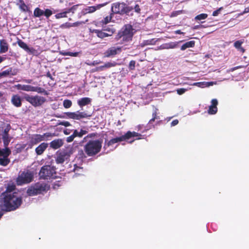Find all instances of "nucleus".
Instances as JSON below:
<instances>
[{"instance_id": "8fccbe9b", "label": "nucleus", "mask_w": 249, "mask_h": 249, "mask_svg": "<svg viewBox=\"0 0 249 249\" xmlns=\"http://www.w3.org/2000/svg\"><path fill=\"white\" fill-rule=\"evenodd\" d=\"M186 91H187V89L184 88L178 89L177 90V93L179 95L183 94Z\"/></svg>"}, {"instance_id": "052dcab7", "label": "nucleus", "mask_w": 249, "mask_h": 249, "mask_svg": "<svg viewBox=\"0 0 249 249\" xmlns=\"http://www.w3.org/2000/svg\"><path fill=\"white\" fill-rule=\"evenodd\" d=\"M59 124L64 126H69L71 125V124L68 121H62L59 123Z\"/></svg>"}, {"instance_id": "c756f323", "label": "nucleus", "mask_w": 249, "mask_h": 249, "mask_svg": "<svg viewBox=\"0 0 249 249\" xmlns=\"http://www.w3.org/2000/svg\"><path fill=\"white\" fill-rule=\"evenodd\" d=\"M100 6L98 5L88 6L84 9V12L86 14L91 13L94 12L97 9L100 8Z\"/></svg>"}, {"instance_id": "de8ad7c7", "label": "nucleus", "mask_w": 249, "mask_h": 249, "mask_svg": "<svg viewBox=\"0 0 249 249\" xmlns=\"http://www.w3.org/2000/svg\"><path fill=\"white\" fill-rule=\"evenodd\" d=\"M78 54H79L78 52L72 53V52H68L66 53L65 55H69V56H71L76 57V56H78Z\"/></svg>"}, {"instance_id": "2eb2a0df", "label": "nucleus", "mask_w": 249, "mask_h": 249, "mask_svg": "<svg viewBox=\"0 0 249 249\" xmlns=\"http://www.w3.org/2000/svg\"><path fill=\"white\" fill-rule=\"evenodd\" d=\"M212 105L209 107L208 110V112L209 114L213 115L217 112V106L218 105V101L216 99H213L211 101Z\"/></svg>"}, {"instance_id": "774afa93", "label": "nucleus", "mask_w": 249, "mask_h": 249, "mask_svg": "<svg viewBox=\"0 0 249 249\" xmlns=\"http://www.w3.org/2000/svg\"><path fill=\"white\" fill-rule=\"evenodd\" d=\"M71 130L69 129H65L64 130L63 132L65 135H69L71 133Z\"/></svg>"}, {"instance_id": "39448f33", "label": "nucleus", "mask_w": 249, "mask_h": 249, "mask_svg": "<svg viewBox=\"0 0 249 249\" xmlns=\"http://www.w3.org/2000/svg\"><path fill=\"white\" fill-rule=\"evenodd\" d=\"M111 9L113 14L122 16L129 15V13L133 10V7L124 2H116L112 4Z\"/></svg>"}, {"instance_id": "aec40b11", "label": "nucleus", "mask_w": 249, "mask_h": 249, "mask_svg": "<svg viewBox=\"0 0 249 249\" xmlns=\"http://www.w3.org/2000/svg\"><path fill=\"white\" fill-rule=\"evenodd\" d=\"M11 101L12 104L17 107H20L22 105L21 98L18 94L13 95Z\"/></svg>"}, {"instance_id": "69168bd1", "label": "nucleus", "mask_w": 249, "mask_h": 249, "mask_svg": "<svg viewBox=\"0 0 249 249\" xmlns=\"http://www.w3.org/2000/svg\"><path fill=\"white\" fill-rule=\"evenodd\" d=\"M38 137H39L40 142L43 141H47V139L45 138V136H44V134L43 135L38 134Z\"/></svg>"}, {"instance_id": "0e129e2a", "label": "nucleus", "mask_w": 249, "mask_h": 249, "mask_svg": "<svg viewBox=\"0 0 249 249\" xmlns=\"http://www.w3.org/2000/svg\"><path fill=\"white\" fill-rule=\"evenodd\" d=\"M206 26H205L203 25H196L193 27V30H197L201 28H205Z\"/></svg>"}, {"instance_id": "c9c22d12", "label": "nucleus", "mask_w": 249, "mask_h": 249, "mask_svg": "<svg viewBox=\"0 0 249 249\" xmlns=\"http://www.w3.org/2000/svg\"><path fill=\"white\" fill-rule=\"evenodd\" d=\"M11 125L10 124H7L6 127L4 129V130L2 132V137H9V132L11 129Z\"/></svg>"}, {"instance_id": "6ab92c4d", "label": "nucleus", "mask_w": 249, "mask_h": 249, "mask_svg": "<svg viewBox=\"0 0 249 249\" xmlns=\"http://www.w3.org/2000/svg\"><path fill=\"white\" fill-rule=\"evenodd\" d=\"M64 144L63 141L60 139H55L50 143V147L53 149H57Z\"/></svg>"}, {"instance_id": "9b49d317", "label": "nucleus", "mask_w": 249, "mask_h": 249, "mask_svg": "<svg viewBox=\"0 0 249 249\" xmlns=\"http://www.w3.org/2000/svg\"><path fill=\"white\" fill-rule=\"evenodd\" d=\"M52 14V11L49 9H46L45 11H43L39 8L36 7L34 11V16L36 18H39L44 15L46 18H49Z\"/></svg>"}, {"instance_id": "7c9ffc66", "label": "nucleus", "mask_w": 249, "mask_h": 249, "mask_svg": "<svg viewBox=\"0 0 249 249\" xmlns=\"http://www.w3.org/2000/svg\"><path fill=\"white\" fill-rule=\"evenodd\" d=\"M17 44L21 48L23 49L26 52H27L28 50H29V47L27 44L22 40L18 39L17 41Z\"/></svg>"}, {"instance_id": "680f3d73", "label": "nucleus", "mask_w": 249, "mask_h": 249, "mask_svg": "<svg viewBox=\"0 0 249 249\" xmlns=\"http://www.w3.org/2000/svg\"><path fill=\"white\" fill-rule=\"evenodd\" d=\"M103 71V67H102V66L96 67L95 69L92 70L93 72L99 71Z\"/></svg>"}, {"instance_id": "72a5a7b5", "label": "nucleus", "mask_w": 249, "mask_h": 249, "mask_svg": "<svg viewBox=\"0 0 249 249\" xmlns=\"http://www.w3.org/2000/svg\"><path fill=\"white\" fill-rule=\"evenodd\" d=\"M84 152L85 151H84L82 149L78 150L77 157L81 160L86 159L87 158V156L86 155V153Z\"/></svg>"}, {"instance_id": "e2e57ef3", "label": "nucleus", "mask_w": 249, "mask_h": 249, "mask_svg": "<svg viewBox=\"0 0 249 249\" xmlns=\"http://www.w3.org/2000/svg\"><path fill=\"white\" fill-rule=\"evenodd\" d=\"M70 25H71V23L67 22V23H65L64 24H62L60 26V27H61V28H70V27H72L71 26H70Z\"/></svg>"}, {"instance_id": "5fc2aeb1", "label": "nucleus", "mask_w": 249, "mask_h": 249, "mask_svg": "<svg viewBox=\"0 0 249 249\" xmlns=\"http://www.w3.org/2000/svg\"><path fill=\"white\" fill-rule=\"evenodd\" d=\"M111 19V17L107 16L104 18V19L103 21V23L106 24L109 23Z\"/></svg>"}, {"instance_id": "49530a36", "label": "nucleus", "mask_w": 249, "mask_h": 249, "mask_svg": "<svg viewBox=\"0 0 249 249\" xmlns=\"http://www.w3.org/2000/svg\"><path fill=\"white\" fill-rule=\"evenodd\" d=\"M182 13V10H178V11H173L171 14V17H176L178 15H179V14H181Z\"/></svg>"}, {"instance_id": "cd10ccee", "label": "nucleus", "mask_w": 249, "mask_h": 249, "mask_svg": "<svg viewBox=\"0 0 249 249\" xmlns=\"http://www.w3.org/2000/svg\"><path fill=\"white\" fill-rule=\"evenodd\" d=\"M195 45V41L194 40H191L186 42L183 44L180 48V50L182 51H184L186 50L187 48H193Z\"/></svg>"}, {"instance_id": "412c9836", "label": "nucleus", "mask_w": 249, "mask_h": 249, "mask_svg": "<svg viewBox=\"0 0 249 249\" xmlns=\"http://www.w3.org/2000/svg\"><path fill=\"white\" fill-rule=\"evenodd\" d=\"M48 147V144L45 142L40 143L35 149L37 155H41Z\"/></svg>"}, {"instance_id": "f03ea898", "label": "nucleus", "mask_w": 249, "mask_h": 249, "mask_svg": "<svg viewBox=\"0 0 249 249\" xmlns=\"http://www.w3.org/2000/svg\"><path fill=\"white\" fill-rule=\"evenodd\" d=\"M135 32L132 25L125 24L115 36V40L119 44L127 45L132 41Z\"/></svg>"}, {"instance_id": "2f4dec72", "label": "nucleus", "mask_w": 249, "mask_h": 249, "mask_svg": "<svg viewBox=\"0 0 249 249\" xmlns=\"http://www.w3.org/2000/svg\"><path fill=\"white\" fill-rule=\"evenodd\" d=\"M10 162V160L7 157H0V165L6 166Z\"/></svg>"}, {"instance_id": "338daca9", "label": "nucleus", "mask_w": 249, "mask_h": 249, "mask_svg": "<svg viewBox=\"0 0 249 249\" xmlns=\"http://www.w3.org/2000/svg\"><path fill=\"white\" fill-rule=\"evenodd\" d=\"M178 124V120L177 119H175L171 122V124L172 126H174L177 125Z\"/></svg>"}, {"instance_id": "09e8293b", "label": "nucleus", "mask_w": 249, "mask_h": 249, "mask_svg": "<svg viewBox=\"0 0 249 249\" xmlns=\"http://www.w3.org/2000/svg\"><path fill=\"white\" fill-rule=\"evenodd\" d=\"M194 85L197 86L200 88H203L205 87V82H197L194 84Z\"/></svg>"}, {"instance_id": "f704fd0d", "label": "nucleus", "mask_w": 249, "mask_h": 249, "mask_svg": "<svg viewBox=\"0 0 249 249\" xmlns=\"http://www.w3.org/2000/svg\"><path fill=\"white\" fill-rule=\"evenodd\" d=\"M208 17V14L205 13H202L199 14L195 17V19L196 21L201 20L205 19Z\"/></svg>"}, {"instance_id": "ea45409f", "label": "nucleus", "mask_w": 249, "mask_h": 249, "mask_svg": "<svg viewBox=\"0 0 249 249\" xmlns=\"http://www.w3.org/2000/svg\"><path fill=\"white\" fill-rule=\"evenodd\" d=\"M136 61L135 60H131L128 65V69L130 71H133L135 69Z\"/></svg>"}, {"instance_id": "4c0bfd02", "label": "nucleus", "mask_w": 249, "mask_h": 249, "mask_svg": "<svg viewBox=\"0 0 249 249\" xmlns=\"http://www.w3.org/2000/svg\"><path fill=\"white\" fill-rule=\"evenodd\" d=\"M4 147H8L11 138L9 137H2Z\"/></svg>"}, {"instance_id": "13d9d810", "label": "nucleus", "mask_w": 249, "mask_h": 249, "mask_svg": "<svg viewBox=\"0 0 249 249\" xmlns=\"http://www.w3.org/2000/svg\"><path fill=\"white\" fill-rule=\"evenodd\" d=\"M20 1L22 2V4L20 6V8L23 11H26L27 10V5L25 4V3L24 2V1L22 0H20Z\"/></svg>"}, {"instance_id": "5701e85b", "label": "nucleus", "mask_w": 249, "mask_h": 249, "mask_svg": "<svg viewBox=\"0 0 249 249\" xmlns=\"http://www.w3.org/2000/svg\"><path fill=\"white\" fill-rule=\"evenodd\" d=\"M91 99L89 97H83L78 100L77 104L80 107H83L90 104Z\"/></svg>"}, {"instance_id": "ddd939ff", "label": "nucleus", "mask_w": 249, "mask_h": 249, "mask_svg": "<svg viewBox=\"0 0 249 249\" xmlns=\"http://www.w3.org/2000/svg\"><path fill=\"white\" fill-rule=\"evenodd\" d=\"M104 31L105 30L99 29H93L92 30H90V32L91 33L95 34L98 37L101 39H104L105 37L110 36L114 33L112 31L108 30L109 33H107L105 32Z\"/></svg>"}, {"instance_id": "4d7b16f0", "label": "nucleus", "mask_w": 249, "mask_h": 249, "mask_svg": "<svg viewBox=\"0 0 249 249\" xmlns=\"http://www.w3.org/2000/svg\"><path fill=\"white\" fill-rule=\"evenodd\" d=\"M26 144L19 145L18 147H17V152H20L23 149L25 148Z\"/></svg>"}, {"instance_id": "603ef678", "label": "nucleus", "mask_w": 249, "mask_h": 249, "mask_svg": "<svg viewBox=\"0 0 249 249\" xmlns=\"http://www.w3.org/2000/svg\"><path fill=\"white\" fill-rule=\"evenodd\" d=\"M27 52L35 55L37 53V51L33 48H29V50H28Z\"/></svg>"}, {"instance_id": "864d4df0", "label": "nucleus", "mask_w": 249, "mask_h": 249, "mask_svg": "<svg viewBox=\"0 0 249 249\" xmlns=\"http://www.w3.org/2000/svg\"><path fill=\"white\" fill-rule=\"evenodd\" d=\"M133 9H134L135 12L138 14H140L141 13V9L139 5L138 4L135 5L134 7H133Z\"/></svg>"}, {"instance_id": "0eeeda50", "label": "nucleus", "mask_w": 249, "mask_h": 249, "mask_svg": "<svg viewBox=\"0 0 249 249\" xmlns=\"http://www.w3.org/2000/svg\"><path fill=\"white\" fill-rule=\"evenodd\" d=\"M56 174L55 168L48 165L41 167L38 175L40 179L47 180L55 178Z\"/></svg>"}, {"instance_id": "bf43d9fd", "label": "nucleus", "mask_w": 249, "mask_h": 249, "mask_svg": "<svg viewBox=\"0 0 249 249\" xmlns=\"http://www.w3.org/2000/svg\"><path fill=\"white\" fill-rule=\"evenodd\" d=\"M15 189V186H9L5 192L13 193L12 191Z\"/></svg>"}, {"instance_id": "a19ab883", "label": "nucleus", "mask_w": 249, "mask_h": 249, "mask_svg": "<svg viewBox=\"0 0 249 249\" xmlns=\"http://www.w3.org/2000/svg\"><path fill=\"white\" fill-rule=\"evenodd\" d=\"M115 65H116L115 62H113V63L107 62V63H105L104 65H103L102 67H103V70H104V69L105 68H111L112 67H114Z\"/></svg>"}, {"instance_id": "6e6552de", "label": "nucleus", "mask_w": 249, "mask_h": 249, "mask_svg": "<svg viewBox=\"0 0 249 249\" xmlns=\"http://www.w3.org/2000/svg\"><path fill=\"white\" fill-rule=\"evenodd\" d=\"M18 90H21L25 91L36 92L38 93H43L45 95L49 94L48 92L41 87H34L30 85H22L18 84L15 86Z\"/></svg>"}, {"instance_id": "7ed1b4c3", "label": "nucleus", "mask_w": 249, "mask_h": 249, "mask_svg": "<svg viewBox=\"0 0 249 249\" xmlns=\"http://www.w3.org/2000/svg\"><path fill=\"white\" fill-rule=\"evenodd\" d=\"M102 140H89L84 147L85 153L89 157H93L99 153L102 149Z\"/></svg>"}, {"instance_id": "1a4fd4ad", "label": "nucleus", "mask_w": 249, "mask_h": 249, "mask_svg": "<svg viewBox=\"0 0 249 249\" xmlns=\"http://www.w3.org/2000/svg\"><path fill=\"white\" fill-rule=\"evenodd\" d=\"M24 99L34 107L41 106L46 102V99L44 97L39 95L30 96L27 94L24 96Z\"/></svg>"}, {"instance_id": "4468645a", "label": "nucleus", "mask_w": 249, "mask_h": 249, "mask_svg": "<svg viewBox=\"0 0 249 249\" xmlns=\"http://www.w3.org/2000/svg\"><path fill=\"white\" fill-rule=\"evenodd\" d=\"M70 157V154L67 151H62L60 152L57 155L56 158V162L57 163H63L65 161L67 160Z\"/></svg>"}, {"instance_id": "a878e982", "label": "nucleus", "mask_w": 249, "mask_h": 249, "mask_svg": "<svg viewBox=\"0 0 249 249\" xmlns=\"http://www.w3.org/2000/svg\"><path fill=\"white\" fill-rule=\"evenodd\" d=\"M125 140H128L132 137L140 136L141 135L136 132L127 131L124 135Z\"/></svg>"}, {"instance_id": "f8f14e48", "label": "nucleus", "mask_w": 249, "mask_h": 249, "mask_svg": "<svg viewBox=\"0 0 249 249\" xmlns=\"http://www.w3.org/2000/svg\"><path fill=\"white\" fill-rule=\"evenodd\" d=\"M122 52V48L120 47H111L107 49L104 54L106 57H110L116 55Z\"/></svg>"}, {"instance_id": "6e6d98bb", "label": "nucleus", "mask_w": 249, "mask_h": 249, "mask_svg": "<svg viewBox=\"0 0 249 249\" xmlns=\"http://www.w3.org/2000/svg\"><path fill=\"white\" fill-rule=\"evenodd\" d=\"M223 9V7H220L219 9H217L216 10L214 11L213 12L212 15L214 17H216L219 14L220 11Z\"/></svg>"}, {"instance_id": "e433bc0d", "label": "nucleus", "mask_w": 249, "mask_h": 249, "mask_svg": "<svg viewBox=\"0 0 249 249\" xmlns=\"http://www.w3.org/2000/svg\"><path fill=\"white\" fill-rule=\"evenodd\" d=\"M67 14H68V13L66 10L65 11H64L63 12H61V13L56 14L55 15V17L56 18H57V19L62 18H66L67 17Z\"/></svg>"}, {"instance_id": "f3484780", "label": "nucleus", "mask_w": 249, "mask_h": 249, "mask_svg": "<svg viewBox=\"0 0 249 249\" xmlns=\"http://www.w3.org/2000/svg\"><path fill=\"white\" fill-rule=\"evenodd\" d=\"M38 136V134H36L30 137V141L28 143V148H32L34 145L41 142Z\"/></svg>"}, {"instance_id": "b1692460", "label": "nucleus", "mask_w": 249, "mask_h": 249, "mask_svg": "<svg viewBox=\"0 0 249 249\" xmlns=\"http://www.w3.org/2000/svg\"><path fill=\"white\" fill-rule=\"evenodd\" d=\"M243 41L242 40L236 41L233 44L234 47L239 52L243 53L245 52V49L242 47Z\"/></svg>"}, {"instance_id": "37998d69", "label": "nucleus", "mask_w": 249, "mask_h": 249, "mask_svg": "<svg viewBox=\"0 0 249 249\" xmlns=\"http://www.w3.org/2000/svg\"><path fill=\"white\" fill-rule=\"evenodd\" d=\"M85 23V22L84 21H77L74 23H71V25H70V26L71 27H77L81 25H82Z\"/></svg>"}, {"instance_id": "dca6fc26", "label": "nucleus", "mask_w": 249, "mask_h": 249, "mask_svg": "<svg viewBox=\"0 0 249 249\" xmlns=\"http://www.w3.org/2000/svg\"><path fill=\"white\" fill-rule=\"evenodd\" d=\"M124 141H125V138H124V135H123L121 137H116L115 138H113V139H111L110 140H109V141H108L107 142H105V143L104 145V148L108 147L110 146L113 145L114 144H115L116 143L123 142Z\"/></svg>"}, {"instance_id": "20e7f679", "label": "nucleus", "mask_w": 249, "mask_h": 249, "mask_svg": "<svg viewBox=\"0 0 249 249\" xmlns=\"http://www.w3.org/2000/svg\"><path fill=\"white\" fill-rule=\"evenodd\" d=\"M50 189V185L43 182H37L32 185L27 190L29 196H35L46 193Z\"/></svg>"}, {"instance_id": "c03bdc74", "label": "nucleus", "mask_w": 249, "mask_h": 249, "mask_svg": "<svg viewBox=\"0 0 249 249\" xmlns=\"http://www.w3.org/2000/svg\"><path fill=\"white\" fill-rule=\"evenodd\" d=\"M166 45L167 46L164 48L165 49H173L177 47V44L173 42L167 44H166Z\"/></svg>"}, {"instance_id": "a18cd8bd", "label": "nucleus", "mask_w": 249, "mask_h": 249, "mask_svg": "<svg viewBox=\"0 0 249 249\" xmlns=\"http://www.w3.org/2000/svg\"><path fill=\"white\" fill-rule=\"evenodd\" d=\"M77 5H75L72 6L71 8L66 9L68 14L71 12L74 13V11H75L77 8Z\"/></svg>"}, {"instance_id": "393cba45", "label": "nucleus", "mask_w": 249, "mask_h": 249, "mask_svg": "<svg viewBox=\"0 0 249 249\" xmlns=\"http://www.w3.org/2000/svg\"><path fill=\"white\" fill-rule=\"evenodd\" d=\"M11 153V151L8 147H5L3 149H0V157L8 158Z\"/></svg>"}, {"instance_id": "3c124183", "label": "nucleus", "mask_w": 249, "mask_h": 249, "mask_svg": "<svg viewBox=\"0 0 249 249\" xmlns=\"http://www.w3.org/2000/svg\"><path fill=\"white\" fill-rule=\"evenodd\" d=\"M75 138V136L74 135L73 133H72V135L67 138L66 141L68 142H72Z\"/></svg>"}, {"instance_id": "9d476101", "label": "nucleus", "mask_w": 249, "mask_h": 249, "mask_svg": "<svg viewBox=\"0 0 249 249\" xmlns=\"http://www.w3.org/2000/svg\"><path fill=\"white\" fill-rule=\"evenodd\" d=\"M66 114L69 118L75 120H80L82 118H88L91 116L90 115H88L85 112H79L78 111L75 112H67Z\"/></svg>"}, {"instance_id": "c85d7f7f", "label": "nucleus", "mask_w": 249, "mask_h": 249, "mask_svg": "<svg viewBox=\"0 0 249 249\" xmlns=\"http://www.w3.org/2000/svg\"><path fill=\"white\" fill-rule=\"evenodd\" d=\"M88 133V131L83 129H81L80 131H78L77 129H75L73 132L75 138L76 137L82 138L83 136V135L87 134Z\"/></svg>"}, {"instance_id": "58836bf2", "label": "nucleus", "mask_w": 249, "mask_h": 249, "mask_svg": "<svg viewBox=\"0 0 249 249\" xmlns=\"http://www.w3.org/2000/svg\"><path fill=\"white\" fill-rule=\"evenodd\" d=\"M72 105V102L71 100L66 99L63 101V106L66 108H70Z\"/></svg>"}, {"instance_id": "f257e3e1", "label": "nucleus", "mask_w": 249, "mask_h": 249, "mask_svg": "<svg viewBox=\"0 0 249 249\" xmlns=\"http://www.w3.org/2000/svg\"><path fill=\"white\" fill-rule=\"evenodd\" d=\"M1 195L3 196L2 202L6 211L15 210L22 203V197L18 196V193L17 192H4Z\"/></svg>"}, {"instance_id": "79ce46f5", "label": "nucleus", "mask_w": 249, "mask_h": 249, "mask_svg": "<svg viewBox=\"0 0 249 249\" xmlns=\"http://www.w3.org/2000/svg\"><path fill=\"white\" fill-rule=\"evenodd\" d=\"M56 135L55 133H50V132H47L45 133H44V136H45V138L47 139V141L49 140V138H52L53 137L55 136Z\"/></svg>"}, {"instance_id": "4be33fe9", "label": "nucleus", "mask_w": 249, "mask_h": 249, "mask_svg": "<svg viewBox=\"0 0 249 249\" xmlns=\"http://www.w3.org/2000/svg\"><path fill=\"white\" fill-rule=\"evenodd\" d=\"M9 48L8 44L5 39L0 40V53H6Z\"/></svg>"}, {"instance_id": "473e14b6", "label": "nucleus", "mask_w": 249, "mask_h": 249, "mask_svg": "<svg viewBox=\"0 0 249 249\" xmlns=\"http://www.w3.org/2000/svg\"><path fill=\"white\" fill-rule=\"evenodd\" d=\"M99 136L98 134L96 132H93L88 134L86 137H85L83 139V142L85 141H87L88 139H92L95 138H97Z\"/></svg>"}, {"instance_id": "a211bd4d", "label": "nucleus", "mask_w": 249, "mask_h": 249, "mask_svg": "<svg viewBox=\"0 0 249 249\" xmlns=\"http://www.w3.org/2000/svg\"><path fill=\"white\" fill-rule=\"evenodd\" d=\"M18 70L17 69H13L12 67L9 68L7 70L4 71L0 72L1 75L2 77H6L8 75L14 76L17 74Z\"/></svg>"}, {"instance_id": "423d86ee", "label": "nucleus", "mask_w": 249, "mask_h": 249, "mask_svg": "<svg viewBox=\"0 0 249 249\" xmlns=\"http://www.w3.org/2000/svg\"><path fill=\"white\" fill-rule=\"evenodd\" d=\"M34 172L30 170L22 171L17 177L16 183L18 186L28 184L34 180Z\"/></svg>"}, {"instance_id": "bb28decb", "label": "nucleus", "mask_w": 249, "mask_h": 249, "mask_svg": "<svg viewBox=\"0 0 249 249\" xmlns=\"http://www.w3.org/2000/svg\"><path fill=\"white\" fill-rule=\"evenodd\" d=\"M159 114V109L156 107H154L152 113V118L149 121V124H152L156 119H160L158 115Z\"/></svg>"}]
</instances>
